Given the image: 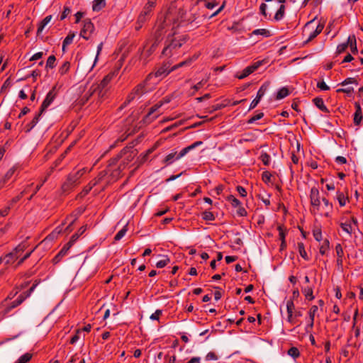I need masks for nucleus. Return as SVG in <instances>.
I'll list each match as a JSON object with an SVG mask.
<instances>
[{
  "label": "nucleus",
  "instance_id": "dca6fc26",
  "mask_svg": "<svg viewBox=\"0 0 363 363\" xmlns=\"http://www.w3.org/2000/svg\"><path fill=\"white\" fill-rule=\"evenodd\" d=\"M61 86L55 84L52 89L47 94V108L54 101L55 96L57 95Z\"/></svg>",
  "mask_w": 363,
  "mask_h": 363
},
{
  "label": "nucleus",
  "instance_id": "aec40b11",
  "mask_svg": "<svg viewBox=\"0 0 363 363\" xmlns=\"http://www.w3.org/2000/svg\"><path fill=\"white\" fill-rule=\"evenodd\" d=\"M197 57H198V56H196V55H194L192 57H189L187 60L182 61L181 62L174 65L173 67H172L171 70L174 71V70H176L180 67H182L184 66H189L194 60L197 59Z\"/></svg>",
  "mask_w": 363,
  "mask_h": 363
},
{
  "label": "nucleus",
  "instance_id": "7ed1b4c3",
  "mask_svg": "<svg viewBox=\"0 0 363 363\" xmlns=\"http://www.w3.org/2000/svg\"><path fill=\"white\" fill-rule=\"evenodd\" d=\"M184 40L177 39L173 36H168L166 40V45L164 48L162 54L168 56L171 54L172 50L182 47Z\"/></svg>",
  "mask_w": 363,
  "mask_h": 363
},
{
  "label": "nucleus",
  "instance_id": "774afa93",
  "mask_svg": "<svg viewBox=\"0 0 363 363\" xmlns=\"http://www.w3.org/2000/svg\"><path fill=\"white\" fill-rule=\"evenodd\" d=\"M156 0H147V4L145 5L144 8L145 10H149L152 12V9L155 6Z\"/></svg>",
  "mask_w": 363,
  "mask_h": 363
},
{
  "label": "nucleus",
  "instance_id": "5701e85b",
  "mask_svg": "<svg viewBox=\"0 0 363 363\" xmlns=\"http://www.w3.org/2000/svg\"><path fill=\"white\" fill-rule=\"evenodd\" d=\"M129 147H124L119 154L116 155V157L111 158L108 161V167H111L113 165H115L118 161L123 157V154H125L127 151H128Z\"/></svg>",
  "mask_w": 363,
  "mask_h": 363
},
{
  "label": "nucleus",
  "instance_id": "a18cd8bd",
  "mask_svg": "<svg viewBox=\"0 0 363 363\" xmlns=\"http://www.w3.org/2000/svg\"><path fill=\"white\" fill-rule=\"evenodd\" d=\"M202 218L207 221H213L216 219L213 213L208 211H205L202 213Z\"/></svg>",
  "mask_w": 363,
  "mask_h": 363
},
{
  "label": "nucleus",
  "instance_id": "412c9836",
  "mask_svg": "<svg viewBox=\"0 0 363 363\" xmlns=\"http://www.w3.org/2000/svg\"><path fill=\"white\" fill-rule=\"evenodd\" d=\"M313 102L320 111L325 113H329L328 108L325 106L324 101L320 97H315L313 99Z\"/></svg>",
  "mask_w": 363,
  "mask_h": 363
},
{
  "label": "nucleus",
  "instance_id": "c756f323",
  "mask_svg": "<svg viewBox=\"0 0 363 363\" xmlns=\"http://www.w3.org/2000/svg\"><path fill=\"white\" fill-rule=\"evenodd\" d=\"M28 244L26 242H23L20 243L18 246H16L13 249V252H16V255L18 257H20L22 253L25 251V250L27 248Z\"/></svg>",
  "mask_w": 363,
  "mask_h": 363
},
{
  "label": "nucleus",
  "instance_id": "338daca9",
  "mask_svg": "<svg viewBox=\"0 0 363 363\" xmlns=\"http://www.w3.org/2000/svg\"><path fill=\"white\" fill-rule=\"evenodd\" d=\"M76 238L77 236H72L70 238V240L68 242H67L64 246L63 248L68 252V250L70 249V247L73 245V244L76 242Z\"/></svg>",
  "mask_w": 363,
  "mask_h": 363
},
{
  "label": "nucleus",
  "instance_id": "49530a36",
  "mask_svg": "<svg viewBox=\"0 0 363 363\" xmlns=\"http://www.w3.org/2000/svg\"><path fill=\"white\" fill-rule=\"evenodd\" d=\"M251 72L249 69L248 67H245L240 74H238L237 73L235 74V77H237L238 79H242L245 77H247V76H249L250 74H251Z\"/></svg>",
  "mask_w": 363,
  "mask_h": 363
},
{
  "label": "nucleus",
  "instance_id": "6e6d98bb",
  "mask_svg": "<svg viewBox=\"0 0 363 363\" xmlns=\"http://www.w3.org/2000/svg\"><path fill=\"white\" fill-rule=\"evenodd\" d=\"M347 48L348 47H347V42L341 43V44H339L337 45V50H336L335 54L336 55H340V54L343 53L344 52H345V50H347Z\"/></svg>",
  "mask_w": 363,
  "mask_h": 363
},
{
  "label": "nucleus",
  "instance_id": "f03ea898",
  "mask_svg": "<svg viewBox=\"0 0 363 363\" xmlns=\"http://www.w3.org/2000/svg\"><path fill=\"white\" fill-rule=\"evenodd\" d=\"M84 169H79L74 173H71L68 175L67 180L64 182L62 186V189L64 191H69L73 186L78 184L79 179L84 174Z\"/></svg>",
  "mask_w": 363,
  "mask_h": 363
},
{
  "label": "nucleus",
  "instance_id": "ddd939ff",
  "mask_svg": "<svg viewBox=\"0 0 363 363\" xmlns=\"http://www.w3.org/2000/svg\"><path fill=\"white\" fill-rule=\"evenodd\" d=\"M355 111L354 113L353 123L356 126H359L363 119L362 109L359 102H354Z\"/></svg>",
  "mask_w": 363,
  "mask_h": 363
},
{
  "label": "nucleus",
  "instance_id": "b1692460",
  "mask_svg": "<svg viewBox=\"0 0 363 363\" xmlns=\"http://www.w3.org/2000/svg\"><path fill=\"white\" fill-rule=\"evenodd\" d=\"M151 13L149 10H145V8H143V11L140 12L138 17V21L140 23H145L151 16Z\"/></svg>",
  "mask_w": 363,
  "mask_h": 363
},
{
  "label": "nucleus",
  "instance_id": "680f3d73",
  "mask_svg": "<svg viewBox=\"0 0 363 363\" xmlns=\"http://www.w3.org/2000/svg\"><path fill=\"white\" fill-rule=\"evenodd\" d=\"M56 61V57L55 55H52L48 57L47 59V67L53 68L55 67V62Z\"/></svg>",
  "mask_w": 363,
  "mask_h": 363
},
{
  "label": "nucleus",
  "instance_id": "37998d69",
  "mask_svg": "<svg viewBox=\"0 0 363 363\" xmlns=\"http://www.w3.org/2000/svg\"><path fill=\"white\" fill-rule=\"evenodd\" d=\"M228 106V104H216L208 108V112L212 113L216 111L220 110Z\"/></svg>",
  "mask_w": 363,
  "mask_h": 363
},
{
  "label": "nucleus",
  "instance_id": "6ab92c4d",
  "mask_svg": "<svg viewBox=\"0 0 363 363\" xmlns=\"http://www.w3.org/2000/svg\"><path fill=\"white\" fill-rule=\"evenodd\" d=\"M16 169L17 168L15 166L12 167L8 170L4 177L0 179V189H2L5 184L11 178Z\"/></svg>",
  "mask_w": 363,
  "mask_h": 363
},
{
  "label": "nucleus",
  "instance_id": "bb28decb",
  "mask_svg": "<svg viewBox=\"0 0 363 363\" xmlns=\"http://www.w3.org/2000/svg\"><path fill=\"white\" fill-rule=\"evenodd\" d=\"M45 111V99L42 101L39 112L34 116V118L31 121L32 123H33L35 125H36V124L39 121V118H40V116Z\"/></svg>",
  "mask_w": 363,
  "mask_h": 363
},
{
  "label": "nucleus",
  "instance_id": "f8f14e48",
  "mask_svg": "<svg viewBox=\"0 0 363 363\" xmlns=\"http://www.w3.org/2000/svg\"><path fill=\"white\" fill-rule=\"evenodd\" d=\"M152 74H149L145 79L140 83L139 84H138L133 89V92L136 95V96H142L143 94H145L147 92V89L145 88V85H146V83L147 81H150L152 78Z\"/></svg>",
  "mask_w": 363,
  "mask_h": 363
},
{
  "label": "nucleus",
  "instance_id": "0eeeda50",
  "mask_svg": "<svg viewBox=\"0 0 363 363\" xmlns=\"http://www.w3.org/2000/svg\"><path fill=\"white\" fill-rule=\"evenodd\" d=\"M310 202L314 210L318 211L320 206V192L318 188L313 186L310 192Z\"/></svg>",
  "mask_w": 363,
  "mask_h": 363
},
{
  "label": "nucleus",
  "instance_id": "f3484780",
  "mask_svg": "<svg viewBox=\"0 0 363 363\" xmlns=\"http://www.w3.org/2000/svg\"><path fill=\"white\" fill-rule=\"evenodd\" d=\"M32 186L33 184L31 185H28V186H26L25 189L22 191L18 195L13 197L11 201H9V205L11 206V207L12 208L18 201H19L22 199V197L25 194H27L30 191Z\"/></svg>",
  "mask_w": 363,
  "mask_h": 363
},
{
  "label": "nucleus",
  "instance_id": "423d86ee",
  "mask_svg": "<svg viewBox=\"0 0 363 363\" xmlns=\"http://www.w3.org/2000/svg\"><path fill=\"white\" fill-rule=\"evenodd\" d=\"M125 147H129V149L125 154H123V157H124V159L121 164L123 166V169H124L138 154L137 150L134 149V144L133 143L127 145Z\"/></svg>",
  "mask_w": 363,
  "mask_h": 363
},
{
  "label": "nucleus",
  "instance_id": "e2e57ef3",
  "mask_svg": "<svg viewBox=\"0 0 363 363\" xmlns=\"http://www.w3.org/2000/svg\"><path fill=\"white\" fill-rule=\"evenodd\" d=\"M277 229L279 230V239L281 240V241H285L286 230L284 228V226L279 225Z\"/></svg>",
  "mask_w": 363,
  "mask_h": 363
},
{
  "label": "nucleus",
  "instance_id": "5fc2aeb1",
  "mask_svg": "<svg viewBox=\"0 0 363 363\" xmlns=\"http://www.w3.org/2000/svg\"><path fill=\"white\" fill-rule=\"evenodd\" d=\"M263 116H264L263 112H258L256 115L253 116L247 121V123L252 124V123H255L256 121H258V120L262 118Z\"/></svg>",
  "mask_w": 363,
  "mask_h": 363
},
{
  "label": "nucleus",
  "instance_id": "de8ad7c7",
  "mask_svg": "<svg viewBox=\"0 0 363 363\" xmlns=\"http://www.w3.org/2000/svg\"><path fill=\"white\" fill-rule=\"evenodd\" d=\"M264 61H265L264 60H259V61L254 62L251 65L247 66L249 67L251 73H253L254 72H255L261 65H262L264 64Z\"/></svg>",
  "mask_w": 363,
  "mask_h": 363
},
{
  "label": "nucleus",
  "instance_id": "58836bf2",
  "mask_svg": "<svg viewBox=\"0 0 363 363\" xmlns=\"http://www.w3.org/2000/svg\"><path fill=\"white\" fill-rule=\"evenodd\" d=\"M135 96H136V95L133 91H131L128 95L125 101L121 104V106H120L119 109L122 110L125 107H126L135 98Z\"/></svg>",
  "mask_w": 363,
  "mask_h": 363
},
{
  "label": "nucleus",
  "instance_id": "864d4df0",
  "mask_svg": "<svg viewBox=\"0 0 363 363\" xmlns=\"http://www.w3.org/2000/svg\"><path fill=\"white\" fill-rule=\"evenodd\" d=\"M337 199L340 206H344L346 203V198L342 192H337Z\"/></svg>",
  "mask_w": 363,
  "mask_h": 363
},
{
  "label": "nucleus",
  "instance_id": "6e6552de",
  "mask_svg": "<svg viewBox=\"0 0 363 363\" xmlns=\"http://www.w3.org/2000/svg\"><path fill=\"white\" fill-rule=\"evenodd\" d=\"M94 26L92 23L91 19L86 18L84 21V26L80 31V36L85 40H88L89 38L90 35L94 32Z\"/></svg>",
  "mask_w": 363,
  "mask_h": 363
},
{
  "label": "nucleus",
  "instance_id": "2f4dec72",
  "mask_svg": "<svg viewBox=\"0 0 363 363\" xmlns=\"http://www.w3.org/2000/svg\"><path fill=\"white\" fill-rule=\"evenodd\" d=\"M261 35L265 38H268V37H270L272 35L270 31L269 30H267V29H264V28H262V29H256L255 30H253L252 32V33L250 34V35Z\"/></svg>",
  "mask_w": 363,
  "mask_h": 363
},
{
  "label": "nucleus",
  "instance_id": "ea45409f",
  "mask_svg": "<svg viewBox=\"0 0 363 363\" xmlns=\"http://www.w3.org/2000/svg\"><path fill=\"white\" fill-rule=\"evenodd\" d=\"M177 155V152H171V153L168 154L164 159L163 162L164 164H166L167 165L172 164L174 160V159L176 160Z\"/></svg>",
  "mask_w": 363,
  "mask_h": 363
},
{
  "label": "nucleus",
  "instance_id": "3c124183",
  "mask_svg": "<svg viewBox=\"0 0 363 363\" xmlns=\"http://www.w3.org/2000/svg\"><path fill=\"white\" fill-rule=\"evenodd\" d=\"M227 200L230 202L231 205L235 208L241 205V202L233 195L228 196Z\"/></svg>",
  "mask_w": 363,
  "mask_h": 363
},
{
  "label": "nucleus",
  "instance_id": "79ce46f5",
  "mask_svg": "<svg viewBox=\"0 0 363 363\" xmlns=\"http://www.w3.org/2000/svg\"><path fill=\"white\" fill-rule=\"evenodd\" d=\"M128 231V223H126L123 228L119 230L117 234L115 235L114 240L116 241L120 240L126 233Z\"/></svg>",
  "mask_w": 363,
  "mask_h": 363
},
{
  "label": "nucleus",
  "instance_id": "4be33fe9",
  "mask_svg": "<svg viewBox=\"0 0 363 363\" xmlns=\"http://www.w3.org/2000/svg\"><path fill=\"white\" fill-rule=\"evenodd\" d=\"M3 258L5 264L9 265L13 264L18 257L16 255V252L12 251L6 254Z\"/></svg>",
  "mask_w": 363,
  "mask_h": 363
},
{
  "label": "nucleus",
  "instance_id": "2eb2a0df",
  "mask_svg": "<svg viewBox=\"0 0 363 363\" xmlns=\"http://www.w3.org/2000/svg\"><path fill=\"white\" fill-rule=\"evenodd\" d=\"M107 174H108L107 170L101 171L98 174L97 177L89 182V189L86 191V193H89L94 186H95L99 183H100L101 181L103 180V179L107 175Z\"/></svg>",
  "mask_w": 363,
  "mask_h": 363
},
{
  "label": "nucleus",
  "instance_id": "f257e3e1",
  "mask_svg": "<svg viewBox=\"0 0 363 363\" xmlns=\"http://www.w3.org/2000/svg\"><path fill=\"white\" fill-rule=\"evenodd\" d=\"M77 58L78 60L77 70L82 74L90 72L97 61V56L94 59L93 56H81L79 57L77 54Z\"/></svg>",
  "mask_w": 363,
  "mask_h": 363
},
{
  "label": "nucleus",
  "instance_id": "a878e982",
  "mask_svg": "<svg viewBox=\"0 0 363 363\" xmlns=\"http://www.w3.org/2000/svg\"><path fill=\"white\" fill-rule=\"evenodd\" d=\"M323 28H324V24L319 23L317 26L315 30L310 33L309 37L306 42H309V41L312 40L313 39H314L317 35H318L322 32Z\"/></svg>",
  "mask_w": 363,
  "mask_h": 363
},
{
  "label": "nucleus",
  "instance_id": "69168bd1",
  "mask_svg": "<svg viewBox=\"0 0 363 363\" xmlns=\"http://www.w3.org/2000/svg\"><path fill=\"white\" fill-rule=\"evenodd\" d=\"M340 227L346 233H349L350 235L352 234V228L351 224L346 223H340Z\"/></svg>",
  "mask_w": 363,
  "mask_h": 363
},
{
  "label": "nucleus",
  "instance_id": "72a5a7b5",
  "mask_svg": "<svg viewBox=\"0 0 363 363\" xmlns=\"http://www.w3.org/2000/svg\"><path fill=\"white\" fill-rule=\"evenodd\" d=\"M67 253V252L62 247L60 251L52 259L53 264H57L62 258Z\"/></svg>",
  "mask_w": 363,
  "mask_h": 363
},
{
  "label": "nucleus",
  "instance_id": "cd10ccee",
  "mask_svg": "<svg viewBox=\"0 0 363 363\" xmlns=\"http://www.w3.org/2000/svg\"><path fill=\"white\" fill-rule=\"evenodd\" d=\"M74 36H75V33L74 32L70 31L68 33V35L66 36V38L64 39L63 43H62V51L63 52L65 51V48L72 43Z\"/></svg>",
  "mask_w": 363,
  "mask_h": 363
},
{
  "label": "nucleus",
  "instance_id": "39448f33",
  "mask_svg": "<svg viewBox=\"0 0 363 363\" xmlns=\"http://www.w3.org/2000/svg\"><path fill=\"white\" fill-rule=\"evenodd\" d=\"M158 46V42L157 40L152 44V45L146 50V45L143 46V48H140L138 50V54L140 55V59L144 60V63L146 64L148 62V58L152 55V54L156 50Z\"/></svg>",
  "mask_w": 363,
  "mask_h": 363
},
{
  "label": "nucleus",
  "instance_id": "1a4fd4ad",
  "mask_svg": "<svg viewBox=\"0 0 363 363\" xmlns=\"http://www.w3.org/2000/svg\"><path fill=\"white\" fill-rule=\"evenodd\" d=\"M268 86H269V84H267V83H264L261 86V87L259 88V89L258 90V91L257 93V96H256L255 99H254L252 100V101L251 102L250 107H249V110H252L257 106V104L260 101L261 99L265 94V93L268 89Z\"/></svg>",
  "mask_w": 363,
  "mask_h": 363
},
{
  "label": "nucleus",
  "instance_id": "0e129e2a",
  "mask_svg": "<svg viewBox=\"0 0 363 363\" xmlns=\"http://www.w3.org/2000/svg\"><path fill=\"white\" fill-rule=\"evenodd\" d=\"M271 177H272V174L269 172L268 171H264L262 174V181L267 184L269 182H270L271 181Z\"/></svg>",
  "mask_w": 363,
  "mask_h": 363
},
{
  "label": "nucleus",
  "instance_id": "f704fd0d",
  "mask_svg": "<svg viewBox=\"0 0 363 363\" xmlns=\"http://www.w3.org/2000/svg\"><path fill=\"white\" fill-rule=\"evenodd\" d=\"M162 257V259L158 261L156 263V267L157 268H163L167 266L170 262V259L167 255H161Z\"/></svg>",
  "mask_w": 363,
  "mask_h": 363
},
{
  "label": "nucleus",
  "instance_id": "473e14b6",
  "mask_svg": "<svg viewBox=\"0 0 363 363\" xmlns=\"http://www.w3.org/2000/svg\"><path fill=\"white\" fill-rule=\"evenodd\" d=\"M290 92L287 87H282L281 88L276 96V99L280 100L285 97H286L288 95H289Z\"/></svg>",
  "mask_w": 363,
  "mask_h": 363
},
{
  "label": "nucleus",
  "instance_id": "a19ab883",
  "mask_svg": "<svg viewBox=\"0 0 363 363\" xmlns=\"http://www.w3.org/2000/svg\"><path fill=\"white\" fill-rule=\"evenodd\" d=\"M358 76L357 77H348L347 79H345L344 81H342L341 83L339 84V85H341V86H346L347 84H355V85H358V81H357V78Z\"/></svg>",
  "mask_w": 363,
  "mask_h": 363
},
{
  "label": "nucleus",
  "instance_id": "9d476101",
  "mask_svg": "<svg viewBox=\"0 0 363 363\" xmlns=\"http://www.w3.org/2000/svg\"><path fill=\"white\" fill-rule=\"evenodd\" d=\"M113 75L108 74L104 77V79L101 81V82L94 85V89L91 91L90 96H92L94 94L96 93V91L99 89V94H101L104 89H107V86L112 79Z\"/></svg>",
  "mask_w": 363,
  "mask_h": 363
},
{
  "label": "nucleus",
  "instance_id": "09e8293b",
  "mask_svg": "<svg viewBox=\"0 0 363 363\" xmlns=\"http://www.w3.org/2000/svg\"><path fill=\"white\" fill-rule=\"evenodd\" d=\"M264 61H265L264 60H259V61L254 62L251 65L247 66L249 67L251 73H253L254 72H255L261 65H262L264 64Z\"/></svg>",
  "mask_w": 363,
  "mask_h": 363
},
{
  "label": "nucleus",
  "instance_id": "e433bc0d",
  "mask_svg": "<svg viewBox=\"0 0 363 363\" xmlns=\"http://www.w3.org/2000/svg\"><path fill=\"white\" fill-rule=\"evenodd\" d=\"M62 228L60 226L57 227L55 230H53L52 231L51 233H50L48 235H47V240H55V238H57L58 235L62 232Z\"/></svg>",
  "mask_w": 363,
  "mask_h": 363
},
{
  "label": "nucleus",
  "instance_id": "4c0bfd02",
  "mask_svg": "<svg viewBox=\"0 0 363 363\" xmlns=\"http://www.w3.org/2000/svg\"><path fill=\"white\" fill-rule=\"evenodd\" d=\"M298 249L301 257L305 260H309V257L305 250L304 244L303 242H298Z\"/></svg>",
  "mask_w": 363,
  "mask_h": 363
},
{
  "label": "nucleus",
  "instance_id": "9b49d317",
  "mask_svg": "<svg viewBox=\"0 0 363 363\" xmlns=\"http://www.w3.org/2000/svg\"><path fill=\"white\" fill-rule=\"evenodd\" d=\"M170 67V63L169 62H164L162 64V66H160L156 71L155 72H152L151 74H152V77H164L165 76H167V74H169L171 72H172L173 70H171V68Z\"/></svg>",
  "mask_w": 363,
  "mask_h": 363
},
{
  "label": "nucleus",
  "instance_id": "bf43d9fd",
  "mask_svg": "<svg viewBox=\"0 0 363 363\" xmlns=\"http://www.w3.org/2000/svg\"><path fill=\"white\" fill-rule=\"evenodd\" d=\"M93 264V262L91 259H88L85 258L84 262L82 263L80 269L82 272L87 271L88 268Z\"/></svg>",
  "mask_w": 363,
  "mask_h": 363
},
{
  "label": "nucleus",
  "instance_id": "20e7f679",
  "mask_svg": "<svg viewBox=\"0 0 363 363\" xmlns=\"http://www.w3.org/2000/svg\"><path fill=\"white\" fill-rule=\"evenodd\" d=\"M40 283V279H35L32 285V286L30 288V289L27 291H25L22 294H21L18 298L14 300L13 302H11V306H9V309L14 308L19 305H21L24 300L28 298L30 293L34 290V289Z\"/></svg>",
  "mask_w": 363,
  "mask_h": 363
},
{
  "label": "nucleus",
  "instance_id": "4d7b16f0",
  "mask_svg": "<svg viewBox=\"0 0 363 363\" xmlns=\"http://www.w3.org/2000/svg\"><path fill=\"white\" fill-rule=\"evenodd\" d=\"M259 158L264 165L267 166L269 164L270 156L267 152H262Z\"/></svg>",
  "mask_w": 363,
  "mask_h": 363
},
{
  "label": "nucleus",
  "instance_id": "603ef678",
  "mask_svg": "<svg viewBox=\"0 0 363 363\" xmlns=\"http://www.w3.org/2000/svg\"><path fill=\"white\" fill-rule=\"evenodd\" d=\"M337 93H345L347 96H351L352 93L354 92L353 87L349 86L347 88H340L336 91Z\"/></svg>",
  "mask_w": 363,
  "mask_h": 363
},
{
  "label": "nucleus",
  "instance_id": "8fccbe9b",
  "mask_svg": "<svg viewBox=\"0 0 363 363\" xmlns=\"http://www.w3.org/2000/svg\"><path fill=\"white\" fill-rule=\"evenodd\" d=\"M32 358V354L30 353H26L21 357H19V359L16 362V363H27Z\"/></svg>",
  "mask_w": 363,
  "mask_h": 363
},
{
  "label": "nucleus",
  "instance_id": "c03bdc74",
  "mask_svg": "<svg viewBox=\"0 0 363 363\" xmlns=\"http://www.w3.org/2000/svg\"><path fill=\"white\" fill-rule=\"evenodd\" d=\"M287 354L292 357L294 359H296L300 356V352L296 347H291L287 352Z\"/></svg>",
  "mask_w": 363,
  "mask_h": 363
},
{
  "label": "nucleus",
  "instance_id": "c9c22d12",
  "mask_svg": "<svg viewBox=\"0 0 363 363\" xmlns=\"http://www.w3.org/2000/svg\"><path fill=\"white\" fill-rule=\"evenodd\" d=\"M70 69V62L69 61H65L59 68V73L61 75L66 74Z\"/></svg>",
  "mask_w": 363,
  "mask_h": 363
},
{
  "label": "nucleus",
  "instance_id": "4468645a",
  "mask_svg": "<svg viewBox=\"0 0 363 363\" xmlns=\"http://www.w3.org/2000/svg\"><path fill=\"white\" fill-rule=\"evenodd\" d=\"M163 105V102H157V104H155L154 106H152L147 114L145 116V118H144V121L146 122V123H151L154 119H155L156 118H157V115L156 116H154L151 118V116L155 113Z\"/></svg>",
  "mask_w": 363,
  "mask_h": 363
},
{
  "label": "nucleus",
  "instance_id": "7c9ffc66",
  "mask_svg": "<svg viewBox=\"0 0 363 363\" xmlns=\"http://www.w3.org/2000/svg\"><path fill=\"white\" fill-rule=\"evenodd\" d=\"M302 293L304 294L306 299L308 301H312L314 299L315 296L313 294V288L312 287H304L301 289Z\"/></svg>",
  "mask_w": 363,
  "mask_h": 363
},
{
  "label": "nucleus",
  "instance_id": "052dcab7",
  "mask_svg": "<svg viewBox=\"0 0 363 363\" xmlns=\"http://www.w3.org/2000/svg\"><path fill=\"white\" fill-rule=\"evenodd\" d=\"M45 26V18H43L40 21V22L39 23L38 28L37 30V36L38 37L43 38V36H41L40 35H41Z\"/></svg>",
  "mask_w": 363,
  "mask_h": 363
},
{
  "label": "nucleus",
  "instance_id": "a211bd4d",
  "mask_svg": "<svg viewBox=\"0 0 363 363\" xmlns=\"http://www.w3.org/2000/svg\"><path fill=\"white\" fill-rule=\"evenodd\" d=\"M347 47H350L351 52L354 55L357 54V40L354 35H350L347 40Z\"/></svg>",
  "mask_w": 363,
  "mask_h": 363
},
{
  "label": "nucleus",
  "instance_id": "393cba45",
  "mask_svg": "<svg viewBox=\"0 0 363 363\" xmlns=\"http://www.w3.org/2000/svg\"><path fill=\"white\" fill-rule=\"evenodd\" d=\"M106 6V0H94L92 4L94 11H99Z\"/></svg>",
  "mask_w": 363,
  "mask_h": 363
},
{
  "label": "nucleus",
  "instance_id": "13d9d810",
  "mask_svg": "<svg viewBox=\"0 0 363 363\" xmlns=\"http://www.w3.org/2000/svg\"><path fill=\"white\" fill-rule=\"evenodd\" d=\"M329 240L328 239H325L319 250V252L322 255H325L326 250L329 248Z\"/></svg>",
  "mask_w": 363,
  "mask_h": 363
},
{
  "label": "nucleus",
  "instance_id": "c85d7f7f",
  "mask_svg": "<svg viewBox=\"0 0 363 363\" xmlns=\"http://www.w3.org/2000/svg\"><path fill=\"white\" fill-rule=\"evenodd\" d=\"M285 6L283 4H281L279 9L277 10L274 15V19L277 21L281 20L285 15Z\"/></svg>",
  "mask_w": 363,
  "mask_h": 363
}]
</instances>
